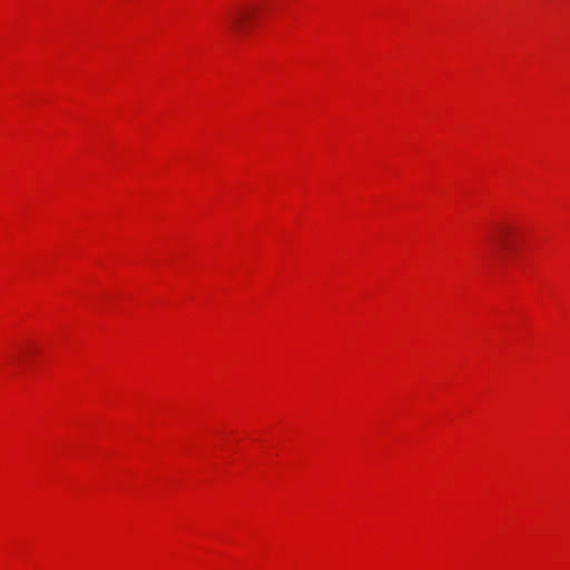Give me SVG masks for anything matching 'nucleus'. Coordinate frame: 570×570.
<instances>
[{
	"instance_id": "f257e3e1",
	"label": "nucleus",
	"mask_w": 570,
	"mask_h": 570,
	"mask_svg": "<svg viewBox=\"0 0 570 570\" xmlns=\"http://www.w3.org/2000/svg\"><path fill=\"white\" fill-rule=\"evenodd\" d=\"M256 8L243 6L234 9L227 16L229 30L235 35L244 33L249 23L254 20Z\"/></svg>"
},
{
	"instance_id": "f03ea898",
	"label": "nucleus",
	"mask_w": 570,
	"mask_h": 570,
	"mask_svg": "<svg viewBox=\"0 0 570 570\" xmlns=\"http://www.w3.org/2000/svg\"><path fill=\"white\" fill-rule=\"evenodd\" d=\"M494 249L498 254H504L513 249L514 232L509 227L499 228L492 238Z\"/></svg>"
}]
</instances>
